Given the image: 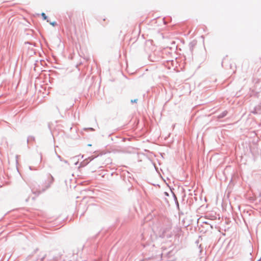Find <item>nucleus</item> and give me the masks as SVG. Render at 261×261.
Masks as SVG:
<instances>
[{
  "mask_svg": "<svg viewBox=\"0 0 261 261\" xmlns=\"http://www.w3.org/2000/svg\"><path fill=\"white\" fill-rule=\"evenodd\" d=\"M54 181V178L51 174H49V177L47 181L45 182V188L42 190L43 191H44L46 189L49 188L51 185L53 183Z\"/></svg>",
  "mask_w": 261,
  "mask_h": 261,
  "instance_id": "nucleus-1",
  "label": "nucleus"
},
{
  "mask_svg": "<svg viewBox=\"0 0 261 261\" xmlns=\"http://www.w3.org/2000/svg\"><path fill=\"white\" fill-rule=\"evenodd\" d=\"M94 158L92 157H89L88 159L86 158L80 163V167H85Z\"/></svg>",
  "mask_w": 261,
  "mask_h": 261,
  "instance_id": "nucleus-2",
  "label": "nucleus"
},
{
  "mask_svg": "<svg viewBox=\"0 0 261 261\" xmlns=\"http://www.w3.org/2000/svg\"><path fill=\"white\" fill-rule=\"evenodd\" d=\"M46 254L43 253L42 252H40L38 255V258H37L36 261H43L44 259L46 257Z\"/></svg>",
  "mask_w": 261,
  "mask_h": 261,
  "instance_id": "nucleus-3",
  "label": "nucleus"
},
{
  "mask_svg": "<svg viewBox=\"0 0 261 261\" xmlns=\"http://www.w3.org/2000/svg\"><path fill=\"white\" fill-rule=\"evenodd\" d=\"M228 113V112L225 110L222 112L221 113H220L219 115H218L217 118L218 119H221L225 117Z\"/></svg>",
  "mask_w": 261,
  "mask_h": 261,
  "instance_id": "nucleus-4",
  "label": "nucleus"
},
{
  "mask_svg": "<svg viewBox=\"0 0 261 261\" xmlns=\"http://www.w3.org/2000/svg\"><path fill=\"white\" fill-rule=\"evenodd\" d=\"M171 192H172V195H173V198H174L175 204L176 205V207H177V208H179V203L178 202L177 197H176V195L175 194V193L173 192H172L171 191Z\"/></svg>",
  "mask_w": 261,
  "mask_h": 261,
  "instance_id": "nucleus-5",
  "label": "nucleus"
},
{
  "mask_svg": "<svg viewBox=\"0 0 261 261\" xmlns=\"http://www.w3.org/2000/svg\"><path fill=\"white\" fill-rule=\"evenodd\" d=\"M56 152V154L57 155V156L58 157V158L60 160V161L61 162H63L64 163H65V164H68V162L67 161V160H63L62 157L61 156V155H59L58 154H57V153L56 152V151L55 152Z\"/></svg>",
  "mask_w": 261,
  "mask_h": 261,
  "instance_id": "nucleus-6",
  "label": "nucleus"
},
{
  "mask_svg": "<svg viewBox=\"0 0 261 261\" xmlns=\"http://www.w3.org/2000/svg\"><path fill=\"white\" fill-rule=\"evenodd\" d=\"M196 44V42L195 41H192L191 42L189 45H190V49L191 50H192V49H193V47H194V46Z\"/></svg>",
  "mask_w": 261,
  "mask_h": 261,
  "instance_id": "nucleus-7",
  "label": "nucleus"
},
{
  "mask_svg": "<svg viewBox=\"0 0 261 261\" xmlns=\"http://www.w3.org/2000/svg\"><path fill=\"white\" fill-rule=\"evenodd\" d=\"M35 140V137L32 136H29L27 139V142L29 143L30 141H34Z\"/></svg>",
  "mask_w": 261,
  "mask_h": 261,
  "instance_id": "nucleus-8",
  "label": "nucleus"
},
{
  "mask_svg": "<svg viewBox=\"0 0 261 261\" xmlns=\"http://www.w3.org/2000/svg\"><path fill=\"white\" fill-rule=\"evenodd\" d=\"M41 15L43 20L47 19V16L46 15V14L42 12Z\"/></svg>",
  "mask_w": 261,
  "mask_h": 261,
  "instance_id": "nucleus-9",
  "label": "nucleus"
},
{
  "mask_svg": "<svg viewBox=\"0 0 261 261\" xmlns=\"http://www.w3.org/2000/svg\"><path fill=\"white\" fill-rule=\"evenodd\" d=\"M137 101H138V99H135L134 100L132 99V100H130V102L132 103H134V102L136 103V102H137Z\"/></svg>",
  "mask_w": 261,
  "mask_h": 261,
  "instance_id": "nucleus-10",
  "label": "nucleus"
},
{
  "mask_svg": "<svg viewBox=\"0 0 261 261\" xmlns=\"http://www.w3.org/2000/svg\"><path fill=\"white\" fill-rule=\"evenodd\" d=\"M50 24L53 26H55L57 25V22L56 21H53L52 22H50Z\"/></svg>",
  "mask_w": 261,
  "mask_h": 261,
  "instance_id": "nucleus-11",
  "label": "nucleus"
},
{
  "mask_svg": "<svg viewBox=\"0 0 261 261\" xmlns=\"http://www.w3.org/2000/svg\"><path fill=\"white\" fill-rule=\"evenodd\" d=\"M164 194H165V196H169V195L168 193H167V192H164Z\"/></svg>",
  "mask_w": 261,
  "mask_h": 261,
  "instance_id": "nucleus-12",
  "label": "nucleus"
},
{
  "mask_svg": "<svg viewBox=\"0 0 261 261\" xmlns=\"http://www.w3.org/2000/svg\"><path fill=\"white\" fill-rule=\"evenodd\" d=\"M38 251V248H36V249L34 251V252H33V253L35 254V253H36L37 252V251Z\"/></svg>",
  "mask_w": 261,
  "mask_h": 261,
  "instance_id": "nucleus-13",
  "label": "nucleus"
},
{
  "mask_svg": "<svg viewBox=\"0 0 261 261\" xmlns=\"http://www.w3.org/2000/svg\"><path fill=\"white\" fill-rule=\"evenodd\" d=\"M33 255H30L28 256V257H27V259L29 260V259H31V258L32 257Z\"/></svg>",
  "mask_w": 261,
  "mask_h": 261,
  "instance_id": "nucleus-14",
  "label": "nucleus"
},
{
  "mask_svg": "<svg viewBox=\"0 0 261 261\" xmlns=\"http://www.w3.org/2000/svg\"><path fill=\"white\" fill-rule=\"evenodd\" d=\"M40 162H41V161L42 160V155L41 153H40Z\"/></svg>",
  "mask_w": 261,
  "mask_h": 261,
  "instance_id": "nucleus-15",
  "label": "nucleus"
},
{
  "mask_svg": "<svg viewBox=\"0 0 261 261\" xmlns=\"http://www.w3.org/2000/svg\"><path fill=\"white\" fill-rule=\"evenodd\" d=\"M29 169H30V170H32V167L31 166H30V167H29Z\"/></svg>",
  "mask_w": 261,
  "mask_h": 261,
  "instance_id": "nucleus-16",
  "label": "nucleus"
},
{
  "mask_svg": "<svg viewBox=\"0 0 261 261\" xmlns=\"http://www.w3.org/2000/svg\"><path fill=\"white\" fill-rule=\"evenodd\" d=\"M90 129L92 130H93L94 129L93 128H89Z\"/></svg>",
  "mask_w": 261,
  "mask_h": 261,
  "instance_id": "nucleus-17",
  "label": "nucleus"
},
{
  "mask_svg": "<svg viewBox=\"0 0 261 261\" xmlns=\"http://www.w3.org/2000/svg\"><path fill=\"white\" fill-rule=\"evenodd\" d=\"M84 155H82V158H83V159L84 158Z\"/></svg>",
  "mask_w": 261,
  "mask_h": 261,
  "instance_id": "nucleus-18",
  "label": "nucleus"
}]
</instances>
